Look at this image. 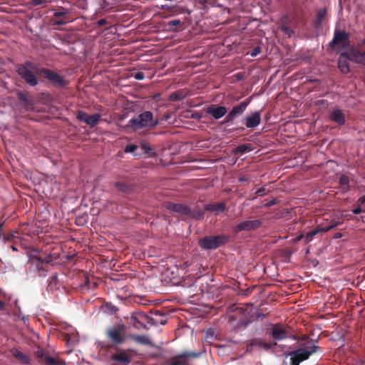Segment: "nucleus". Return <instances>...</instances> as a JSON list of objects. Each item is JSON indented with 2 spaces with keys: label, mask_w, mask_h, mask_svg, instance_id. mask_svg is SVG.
<instances>
[{
  "label": "nucleus",
  "mask_w": 365,
  "mask_h": 365,
  "mask_svg": "<svg viewBox=\"0 0 365 365\" xmlns=\"http://www.w3.org/2000/svg\"><path fill=\"white\" fill-rule=\"evenodd\" d=\"M115 187L123 192H130L132 190L131 185L124 182H115L114 184Z\"/></svg>",
  "instance_id": "obj_32"
},
{
  "label": "nucleus",
  "mask_w": 365,
  "mask_h": 365,
  "mask_svg": "<svg viewBox=\"0 0 365 365\" xmlns=\"http://www.w3.org/2000/svg\"><path fill=\"white\" fill-rule=\"evenodd\" d=\"M182 25V22L180 19H173L169 21L166 26L169 31H178V28Z\"/></svg>",
  "instance_id": "obj_31"
},
{
  "label": "nucleus",
  "mask_w": 365,
  "mask_h": 365,
  "mask_svg": "<svg viewBox=\"0 0 365 365\" xmlns=\"http://www.w3.org/2000/svg\"><path fill=\"white\" fill-rule=\"evenodd\" d=\"M18 98H19V100L21 102L26 103L28 101L27 96L25 94L22 93H18Z\"/></svg>",
  "instance_id": "obj_50"
},
{
  "label": "nucleus",
  "mask_w": 365,
  "mask_h": 365,
  "mask_svg": "<svg viewBox=\"0 0 365 365\" xmlns=\"http://www.w3.org/2000/svg\"><path fill=\"white\" fill-rule=\"evenodd\" d=\"M339 185L343 190H349V179L346 175H341L339 178Z\"/></svg>",
  "instance_id": "obj_36"
},
{
  "label": "nucleus",
  "mask_w": 365,
  "mask_h": 365,
  "mask_svg": "<svg viewBox=\"0 0 365 365\" xmlns=\"http://www.w3.org/2000/svg\"><path fill=\"white\" fill-rule=\"evenodd\" d=\"M164 207L171 212L198 221L202 220L205 216V212L203 210L200 209L192 210L190 206L185 204L167 201L164 202Z\"/></svg>",
  "instance_id": "obj_3"
},
{
  "label": "nucleus",
  "mask_w": 365,
  "mask_h": 365,
  "mask_svg": "<svg viewBox=\"0 0 365 365\" xmlns=\"http://www.w3.org/2000/svg\"><path fill=\"white\" fill-rule=\"evenodd\" d=\"M329 118L334 123L339 125H342L345 123V116L342 111L338 108L334 109L329 115Z\"/></svg>",
  "instance_id": "obj_22"
},
{
  "label": "nucleus",
  "mask_w": 365,
  "mask_h": 365,
  "mask_svg": "<svg viewBox=\"0 0 365 365\" xmlns=\"http://www.w3.org/2000/svg\"><path fill=\"white\" fill-rule=\"evenodd\" d=\"M31 264L32 266H34L35 267V269L38 271H46L43 264H36L34 262H31Z\"/></svg>",
  "instance_id": "obj_45"
},
{
  "label": "nucleus",
  "mask_w": 365,
  "mask_h": 365,
  "mask_svg": "<svg viewBox=\"0 0 365 365\" xmlns=\"http://www.w3.org/2000/svg\"><path fill=\"white\" fill-rule=\"evenodd\" d=\"M39 362L43 365H66V362L58 358L51 356L48 352L43 349L38 348L34 353Z\"/></svg>",
  "instance_id": "obj_8"
},
{
  "label": "nucleus",
  "mask_w": 365,
  "mask_h": 365,
  "mask_svg": "<svg viewBox=\"0 0 365 365\" xmlns=\"http://www.w3.org/2000/svg\"><path fill=\"white\" fill-rule=\"evenodd\" d=\"M11 249L14 251V252H17L18 250L17 248L14 246V245H11Z\"/></svg>",
  "instance_id": "obj_59"
},
{
  "label": "nucleus",
  "mask_w": 365,
  "mask_h": 365,
  "mask_svg": "<svg viewBox=\"0 0 365 365\" xmlns=\"http://www.w3.org/2000/svg\"><path fill=\"white\" fill-rule=\"evenodd\" d=\"M351 58V61L365 66V51H361L357 48H352Z\"/></svg>",
  "instance_id": "obj_24"
},
{
  "label": "nucleus",
  "mask_w": 365,
  "mask_h": 365,
  "mask_svg": "<svg viewBox=\"0 0 365 365\" xmlns=\"http://www.w3.org/2000/svg\"><path fill=\"white\" fill-rule=\"evenodd\" d=\"M251 101L250 98H248L242 102H241L239 105L235 106L232 108V109L228 113L234 119L237 118L239 115H242L245 110H246L247 106L250 104Z\"/></svg>",
  "instance_id": "obj_19"
},
{
  "label": "nucleus",
  "mask_w": 365,
  "mask_h": 365,
  "mask_svg": "<svg viewBox=\"0 0 365 365\" xmlns=\"http://www.w3.org/2000/svg\"><path fill=\"white\" fill-rule=\"evenodd\" d=\"M134 78L136 80H143L145 78V74L142 71H138L134 74Z\"/></svg>",
  "instance_id": "obj_48"
},
{
  "label": "nucleus",
  "mask_w": 365,
  "mask_h": 365,
  "mask_svg": "<svg viewBox=\"0 0 365 365\" xmlns=\"http://www.w3.org/2000/svg\"><path fill=\"white\" fill-rule=\"evenodd\" d=\"M269 333L273 339L276 341L290 337L289 327L280 324H272Z\"/></svg>",
  "instance_id": "obj_11"
},
{
  "label": "nucleus",
  "mask_w": 365,
  "mask_h": 365,
  "mask_svg": "<svg viewBox=\"0 0 365 365\" xmlns=\"http://www.w3.org/2000/svg\"><path fill=\"white\" fill-rule=\"evenodd\" d=\"M282 365H287V362L286 361H283Z\"/></svg>",
  "instance_id": "obj_64"
},
{
  "label": "nucleus",
  "mask_w": 365,
  "mask_h": 365,
  "mask_svg": "<svg viewBox=\"0 0 365 365\" xmlns=\"http://www.w3.org/2000/svg\"><path fill=\"white\" fill-rule=\"evenodd\" d=\"M4 223L0 222V239H1L3 233H4Z\"/></svg>",
  "instance_id": "obj_55"
},
{
  "label": "nucleus",
  "mask_w": 365,
  "mask_h": 365,
  "mask_svg": "<svg viewBox=\"0 0 365 365\" xmlns=\"http://www.w3.org/2000/svg\"><path fill=\"white\" fill-rule=\"evenodd\" d=\"M341 236H342V235H341V233H337V234L336 235V238L341 237Z\"/></svg>",
  "instance_id": "obj_62"
},
{
  "label": "nucleus",
  "mask_w": 365,
  "mask_h": 365,
  "mask_svg": "<svg viewBox=\"0 0 365 365\" xmlns=\"http://www.w3.org/2000/svg\"><path fill=\"white\" fill-rule=\"evenodd\" d=\"M17 66H23L24 67H26V69H29V70H34V71H36V72L38 71V68H37V66L35 63L32 62V61H26L25 62V63L24 64H18Z\"/></svg>",
  "instance_id": "obj_38"
},
{
  "label": "nucleus",
  "mask_w": 365,
  "mask_h": 365,
  "mask_svg": "<svg viewBox=\"0 0 365 365\" xmlns=\"http://www.w3.org/2000/svg\"><path fill=\"white\" fill-rule=\"evenodd\" d=\"M351 50L349 52H342L338 58V68L343 74L350 72L349 61H351Z\"/></svg>",
  "instance_id": "obj_16"
},
{
  "label": "nucleus",
  "mask_w": 365,
  "mask_h": 365,
  "mask_svg": "<svg viewBox=\"0 0 365 365\" xmlns=\"http://www.w3.org/2000/svg\"><path fill=\"white\" fill-rule=\"evenodd\" d=\"M350 35L344 30L336 29L332 40L329 43V48L333 51L346 49L351 46Z\"/></svg>",
  "instance_id": "obj_5"
},
{
  "label": "nucleus",
  "mask_w": 365,
  "mask_h": 365,
  "mask_svg": "<svg viewBox=\"0 0 365 365\" xmlns=\"http://www.w3.org/2000/svg\"><path fill=\"white\" fill-rule=\"evenodd\" d=\"M361 212H362V210H361V208L359 206V207H356V208H354V209L352 210V212H353L354 214H355V215L360 214Z\"/></svg>",
  "instance_id": "obj_54"
},
{
  "label": "nucleus",
  "mask_w": 365,
  "mask_h": 365,
  "mask_svg": "<svg viewBox=\"0 0 365 365\" xmlns=\"http://www.w3.org/2000/svg\"><path fill=\"white\" fill-rule=\"evenodd\" d=\"M15 233H16V232L9 233L7 235L3 234L1 239L4 242H11V241H13L14 238L15 237V235H14Z\"/></svg>",
  "instance_id": "obj_41"
},
{
  "label": "nucleus",
  "mask_w": 365,
  "mask_h": 365,
  "mask_svg": "<svg viewBox=\"0 0 365 365\" xmlns=\"http://www.w3.org/2000/svg\"><path fill=\"white\" fill-rule=\"evenodd\" d=\"M162 8H163V9H168V6L167 5H163V6H162Z\"/></svg>",
  "instance_id": "obj_63"
},
{
  "label": "nucleus",
  "mask_w": 365,
  "mask_h": 365,
  "mask_svg": "<svg viewBox=\"0 0 365 365\" xmlns=\"http://www.w3.org/2000/svg\"><path fill=\"white\" fill-rule=\"evenodd\" d=\"M69 14V11L66 9L61 8L60 9L56 10L53 13V17L58 18H68V15Z\"/></svg>",
  "instance_id": "obj_37"
},
{
  "label": "nucleus",
  "mask_w": 365,
  "mask_h": 365,
  "mask_svg": "<svg viewBox=\"0 0 365 365\" xmlns=\"http://www.w3.org/2000/svg\"><path fill=\"white\" fill-rule=\"evenodd\" d=\"M266 4L269 5L271 4V0H262Z\"/></svg>",
  "instance_id": "obj_61"
},
{
  "label": "nucleus",
  "mask_w": 365,
  "mask_h": 365,
  "mask_svg": "<svg viewBox=\"0 0 365 365\" xmlns=\"http://www.w3.org/2000/svg\"><path fill=\"white\" fill-rule=\"evenodd\" d=\"M358 202L364 204L365 203V195L359 198Z\"/></svg>",
  "instance_id": "obj_56"
},
{
  "label": "nucleus",
  "mask_w": 365,
  "mask_h": 365,
  "mask_svg": "<svg viewBox=\"0 0 365 365\" xmlns=\"http://www.w3.org/2000/svg\"><path fill=\"white\" fill-rule=\"evenodd\" d=\"M205 210L215 212V215H219L225 212L227 209V205L225 202L219 203H209L205 205Z\"/></svg>",
  "instance_id": "obj_20"
},
{
  "label": "nucleus",
  "mask_w": 365,
  "mask_h": 365,
  "mask_svg": "<svg viewBox=\"0 0 365 365\" xmlns=\"http://www.w3.org/2000/svg\"><path fill=\"white\" fill-rule=\"evenodd\" d=\"M234 120V118L228 113L225 118L222 121L221 124L224 125L228 123L232 122Z\"/></svg>",
  "instance_id": "obj_49"
},
{
  "label": "nucleus",
  "mask_w": 365,
  "mask_h": 365,
  "mask_svg": "<svg viewBox=\"0 0 365 365\" xmlns=\"http://www.w3.org/2000/svg\"><path fill=\"white\" fill-rule=\"evenodd\" d=\"M11 353L16 359H18L20 361L21 364H22L24 365L30 364L31 359L27 355H26L25 354H24L23 352L19 351V349H15V348L12 349L11 350Z\"/></svg>",
  "instance_id": "obj_25"
},
{
  "label": "nucleus",
  "mask_w": 365,
  "mask_h": 365,
  "mask_svg": "<svg viewBox=\"0 0 365 365\" xmlns=\"http://www.w3.org/2000/svg\"><path fill=\"white\" fill-rule=\"evenodd\" d=\"M49 286L56 285L58 283V274L56 273L48 279Z\"/></svg>",
  "instance_id": "obj_43"
},
{
  "label": "nucleus",
  "mask_w": 365,
  "mask_h": 365,
  "mask_svg": "<svg viewBox=\"0 0 365 365\" xmlns=\"http://www.w3.org/2000/svg\"><path fill=\"white\" fill-rule=\"evenodd\" d=\"M16 72L30 86H36L38 84V79L32 71L26 69L23 66H16Z\"/></svg>",
  "instance_id": "obj_13"
},
{
  "label": "nucleus",
  "mask_w": 365,
  "mask_h": 365,
  "mask_svg": "<svg viewBox=\"0 0 365 365\" xmlns=\"http://www.w3.org/2000/svg\"><path fill=\"white\" fill-rule=\"evenodd\" d=\"M281 30L289 37L292 36V35L294 34V31L287 26L282 25L281 27Z\"/></svg>",
  "instance_id": "obj_40"
},
{
  "label": "nucleus",
  "mask_w": 365,
  "mask_h": 365,
  "mask_svg": "<svg viewBox=\"0 0 365 365\" xmlns=\"http://www.w3.org/2000/svg\"><path fill=\"white\" fill-rule=\"evenodd\" d=\"M42 252V250H40L38 249H33L29 254H28V256H29V262H32L35 260V259L34 258V256H39L40 254Z\"/></svg>",
  "instance_id": "obj_39"
},
{
  "label": "nucleus",
  "mask_w": 365,
  "mask_h": 365,
  "mask_svg": "<svg viewBox=\"0 0 365 365\" xmlns=\"http://www.w3.org/2000/svg\"><path fill=\"white\" fill-rule=\"evenodd\" d=\"M5 309V303L0 300V310H4Z\"/></svg>",
  "instance_id": "obj_57"
},
{
  "label": "nucleus",
  "mask_w": 365,
  "mask_h": 365,
  "mask_svg": "<svg viewBox=\"0 0 365 365\" xmlns=\"http://www.w3.org/2000/svg\"><path fill=\"white\" fill-rule=\"evenodd\" d=\"M229 241V236L218 235L215 236H206L199 240L198 245L205 250H216L219 247L226 244Z\"/></svg>",
  "instance_id": "obj_6"
},
{
  "label": "nucleus",
  "mask_w": 365,
  "mask_h": 365,
  "mask_svg": "<svg viewBox=\"0 0 365 365\" xmlns=\"http://www.w3.org/2000/svg\"><path fill=\"white\" fill-rule=\"evenodd\" d=\"M37 73L43 75L54 86L64 88L68 84L63 76L51 69L42 68L38 70Z\"/></svg>",
  "instance_id": "obj_7"
},
{
  "label": "nucleus",
  "mask_w": 365,
  "mask_h": 365,
  "mask_svg": "<svg viewBox=\"0 0 365 365\" xmlns=\"http://www.w3.org/2000/svg\"><path fill=\"white\" fill-rule=\"evenodd\" d=\"M141 314H144V313L140 312V313H138V314L131 316L130 319L133 322V326L137 329H139V328L148 329L146 325L141 322L142 320L146 321L145 319H143L140 317V315Z\"/></svg>",
  "instance_id": "obj_29"
},
{
  "label": "nucleus",
  "mask_w": 365,
  "mask_h": 365,
  "mask_svg": "<svg viewBox=\"0 0 365 365\" xmlns=\"http://www.w3.org/2000/svg\"><path fill=\"white\" fill-rule=\"evenodd\" d=\"M250 345L253 346L262 348L263 349L268 351L269 349H274L277 346V343H267L262 339H254L253 340L251 341Z\"/></svg>",
  "instance_id": "obj_23"
},
{
  "label": "nucleus",
  "mask_w": 365,
  "mask_h": 365,
  "mask_svg": "<svg viewBox=\"0 0 365 365\" xmlns=\"http://www.w3.org/2000/svg\"><path fill=\"white\" fill-rule=\"evenodd\" d=\"M327 11L325 9H321L317 12V19L315 21V27L317 29L322 26V21L326 16Z\"/></svg>",
  "instance_id": "obj_30"
},
{
  "label": "nucleus",
  "mask_w": 365,
  "mask_h": 365,
  "mask_svg": "<svg viewBox=\"0 0 365 365\" xmlns=\"http://www.w3.org/2000/svg\"><path fill=\"white\" fill-rule=\"evenodd\" d=\"M316 343L317 341H308L301 344L297 349L286 353L287 356H290V364L299 365L301 362L308 359L313 354L322 351V348Z\"/></svg>",
  "instance_id": "obj_1"
},
{
  "label": "nucleus",
  "mask_w": 365,
  "mask_h": 365,
  "mask_svg": "<svg viewBox=\"0 0 365 365\" xmlns=\"http://www.w3.org/2000/svg\"><path fill=\"white\" fill-rule=\"evenodd\" d=\"M247 180V178L245 176L240 177V179H239V181L241 182H245Z\"/></svg>",
  "instance_id": "obj_58"
},
{
  "label": "nucleus",
  "mask_w": 365,
  "mask_h": 365,
  "mask_svg": "<svg viewBox=\"0 0 365 365\" xmlns=\"http://www.w3.org/2000/svg\"><path fill=\"white\" fill-rule=\"evenodd\" d=\"M260 52H261V48L259 47V46H257V47L253 48V50L252 51L250 55L252 57H255V56H257L258 54H259Z\"/></svg>",
  "instance_id": "obj_46"
},
{
  "label": "nucleus",
  "mask_w": 365,
  "mask_h": 365,
  "mask_svg": "<svg viewBox=\"0 0 365 365\" xmlns=\"http://www.w3.org/2000/svg\"><path fill=\"white\" fill-rule=\"evenodd\" d=\"M262 225V220H247L235 225L232 227V230L235 233H239L242 231H252L259 228Z\"/></svg>",
  "instance_id": "obj_9"
},
{
  "label": "nucleus",
  "mask_w": 365,
  "mask_h": 365,
  "mask_svg": "<svg viewBox=\"0 0 365 365\" xmlns=\"http://www.w3.org/2000/svg\"><path fill=\"white\" fill-rule=\"evenodd\" d=\"M205 112L212 115L215 119L218 120L227 113V109L223 106L212 104L206 108Z\"/></svg>",
  "instance_id": "obj_17"
},
{
  "label": "nucleus",
  "mask_w": 365,
  "mask_h": 365,
  "mask_svg": "<svg viewBox=\"0 0 365 365\" xmlns=\"http://www.w3.org/2000/svg\"><path fill=\"white\" fill-rule=\"evenodd\" d=\"M277 200L276 199H272V200H269L267 202H266L264 205V206L266 207H269L273 206L275 204H277Z\"/></svg>",
  "instance_id": "obj_52"
},
{
  "label": "nucleus",
  "mask_w": 365,
  "mask_h": 365,
  "mask_svg": "<svg viewBox=\"0 0 365 365\" xmlns=\"http://www.w3.org/2000/svg\"><path fill=\"white\" fill-rule=\"evenodd\" d=\"M48 2L47 0H32V4L34 6H40L43 4H46Z\"/></svg>",
  "instance_id": "obj_51"
},
{
  "label": "nucleus",
  "mask_w": 365,
  "mask_h": 365,
  "mask_svg": "<svg viewBox=\"0 0 365 365\" xmlns=\"http://www.w3.org/2000/svg\"><path fill=\"white\" fill-rule=\"evenodd\" d=\"M35 261L41 264H49L51 263L53 258L51 252L46 253L42 250V252L38 256H34Z\"/></svg>",
  "instance_id": "obj_26"
},
{
  "label": "nucleus",
  "mask_w": 365,
  "mask_h": 365,
  "mask_svg": "<svg viewBox=\"0 0 365 365\" xmlns=\"http://www.w3.org/2000/svg\"><path fill=\"white\" fill-rule=\"evenodd\" d=\"M110 359L123 365H128L131 361L130 356H128L123 350L113 354L111 356Z\"/></svg>",
  "instance_id": "obj_21"
},
{
  "label": "nucleus",
  "mask_w": 365,
  "mask_h": 365,
  "mask_svg": "<svg viewBox=\"0 0 365 365\" xmlns=\"http://www.w3.org/2000/svg\"><path fill=\"white\" fill-rule=\"evenodd\" d=\"M108 21L106 19H101L97 21V25L99 26H103L107 24Z\"/></svg>",
  "instance_id": "obj_53"
},
{
  "label": "nucleus",
  "mask_w": 365,
  "mask_h": 365,
  "mask_svg": "<svg viewBox=\"0 0 365 365\" xmlns=\"http://www.w3.org/2000/svg\"><path fill=\"white\" fill-rule=\"evenodd\" d=\"M253 150L251 143H245L240 145L232 150L233 155H242Z\"/></svg>",
  "instance_id": "obj_27"
},
{
  "label": "nucleus",
  "mask_w": 365,
  "mask_h": 365,
  "mask_svg": "<svg viewBox=\"0 0 365 365\" xmlns=\"http://www.w3.org/2000/svg\"><path fill=\"white\" fill-rule=\"evenodd\" d=\"M199 356L200 354L195 351H185L173 357L169 365H189V359Z\"/></svg>",
  "instance_id": "obj_15"
},
{
  "label": "nucleus",
  "mask_w": 365,
  "mask_h": 365,
  "mask_svg": "<svg viewBox=\"0 0 365 365\" xmlns=\"http://www.w3.org/2000/svg\"><path fill=\"white\" fill-rule=\"evenodd\" d=\"M130 338L138 344L153 346L150 339L145 335L131 334Z\"/></svg>",
  "instance_id": "obj_28"
},
{
  "label": "nucleus",
  "mask_w": 365,
  "mask_h": 365,
  "mask_svg": "<svg viewBox=\"0 0 365 365\" xmlns=\"http://www.w3.org/2000/svg\"><path fill=\"white\" fill-rule=\"evenodd\" d=\"M159 124V120L154 118L152 112L146 110L130 119L127 127L133 130L140 129H152Z\"/></svg>",
  "instance_id": "obj_2"
},
{
  "label": "nucleus",
  "mask_w": 365,
  "mask_h": 365,
  "mask_svg": "<svg viewBox=\"0 0 365 365\" xmlns=\"http://www.w3.org/2000/svg\"><path fill=\"white\" fill-rule=\"evenodd\" d=\"M185 97V95L183 91H178L170 94L169 100L171 101H178L182 100Z\"/></svg>",
  "instance_id": "obj_33"
},
{
  "label": "nucleus",
  "mask_w": 365,
  "mask_h": 365,
  "mask_svg": "<svg viewBox=\"0 0 365 365\" xmlns=\"http://www.w3.org/2000/svg\"><path fill=\"white\" fill-rule=\"evenodd\" d=\"M59 19H56L55 17L51 19L50 23L52 26H63L66 24L68 22L71 21L68 18H62L58 17Z\"/></svg>",
  "instance_id": "obj_34"
},
{
  "label": "nucleus",
  "mask_w": 365,
  "mask_h": 365,
  "mask_svg": "<svg viewBox=\"0 0 365 365\" xmlns=\"http://www.w3.org/2000/svg\"><path fill=\"white\" fill-rule=\"evenodd\" d=\"M304 237V236L303 235H301L298 236V237H297V239H296V240H297V241H299V240H300L301 239H302Z\"/></svg>",
  "instance_id": "obj_60"
},
{
  "label": "nucleus",
  "mask_w": 365,
  "mask_h": 365,
  "mask_svg": "<svg viewBox=\"0 0 365 365\" xmlns=\"http://www.w3.org/2000/svg\"><path fill=\"white\" fill-rule=\"evenodd\" d=\"M138 147L133 144H129L125 148V153H134L137 150Z\"/></svg>",
  "instance_id": "obj_44"
},
{
  "label": "nucleus",
  "mask_w": 365,
  "mask_h": 365,
  "mask_svg": "<svg viewBox=\"0 0 365 365\" xmlns=\"http://www.w3.org/2000/svg\"><path fill=\"white\" fill-rule=\"evenodd\" d=\"M76 118L78 120L84 122L90 127H95L101 120V115L99 113H95L89 115L83 110H79L76 113Z\"/></svg>",
  "instance_id": "obj_12"
},
{
  "label": "nucleus",
  "mask_w": 365,
  "mask_h": 365,
  "mask_svg": "<svg viewBox=\"0 0 365 365\" xmlns=\"http://www.w3.org/2000/svg\"><path fill=\"white\" fill-rule=\"evenodd\" d=\"M151 314L152 316H149L147 314H141L140 317L153 326L165 325L167 323V317L165 313L156 310L153 312H152Z\"/></svg>",
  "instance_id": "obj_10"
},
{
  "label": "nucleus",
  "mask_w": 365,
  "mask_h": 365,
  "mask_svg": "<svg viewBox=\"0 0 365 365\" xmlns=\"http://www.w3.org/2000/svg\"><path fill=\"white\" fill-rule=\"evenodd\" d=\"M103 307L107 313L110 314H115L118 311V308L110 302L105 303Z\"/></svg>",
  "instance_id": "obj_35"
},
{
  "label": "nucleus",
  "mask_w": 365,
  "mask_h": 365,
  "mask_svg": "<svg viewBox=\"0 0 365 365\" xmlns=\"http://www.w3.org/2000/svg\"><path fill=\"white\" fill-rule=\"evenodd\" d=\"M243 123L247 128H255L257 127L261 123V113L260 111H255L250 115H247Z\"/></svg>",
  "instance_id": "obj_18"
},
{
  "label": "nucleus",
  "mask_w": 365,
  "mask_h": 365,
  "mask_svg": "<svg viewBox=\"0 0 365 365\" xmlns=\"http://www.w3.org/2000/svg\"><path fill=\"white\" fill-rule=\"evenodd\" d=\"M140 147L145 153H149L152 151V148L146 142L141 143Z\"/></svg>",
  "instance_id": "obj_42"
},
{
  "label": "nucleus",
  "mask_w": 365,
  "mask_h": 365,
  "mask_svg": "<svg viewBox=\"0 0 365 365\" xmlns=\"http://www.w3.org/2000/svg\"><path fill=\"white\" fill-rule=\"evenodd\" d=\"M127 327L124 323H117L107 328L106 335L113 345L118 346L125 342Z\"/></svg>",
  "instance_id": "obj_4"
},
{
  "label": "nucleus",
  "mask_w": 365,
  "mask_h": 365,
  "mask_svg": "<svg viewBox=\"0 0 365 365\" xmlns=\"http://www.w3.org/2000/svg\"><path fill=\"white\" fill-rule=\"evenodd\" d=\"M255 194L258 196H263L266 194V189L265 187H259L258 188L256 192H255Z\"/></svg>",
  "instance_id": "obj_47"
},
{
  "label": "nucleus",
  "mask_w": 365,
  "mask_h": 365,
  "mask_svg": "<svg viewBox=\"0 0 365 365\" xmlns=\"http://www.w3.org/2000/svg\"><path fill=\"white\" fill-rule=\"evenodd\" d=\"M339 225H340V222L339 221H333L326 227L317 226V227L310 230L306 234V235L304 236L306 243H309V242H311L318 233L327 232L330 230L336 227Z\"/></svg>",
  "instance_id": "obj_14"
}]
</instances>
